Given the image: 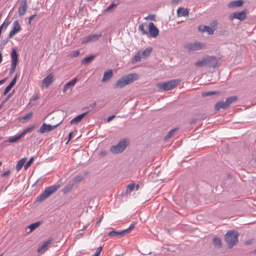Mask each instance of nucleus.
<instances>
[{"instance_id":"f03ea898","label":"nucleus","mask_w":256,"mask_h":256,"mask_svg":"<svg viewBox=\"0 0 256 256\" xmlns=\"http://www.w3.org/2000/svg\"><path fill=\"white\" fill-rule=\"evenodd\" d=\"M139 76L136 73L130 74L120 78L116 82L115 88H122L138 80Z\"/></svg>"},{"instance_id":"4468645a","label":"nucleus","mask_w":256,"mask_h":256,"mask_svg":"<svg viewBox=\"0 0 256 256\" xmlns=\"http://www.w3.org/2000/svg\"><path fill=\"white\" fill-rule=\"evenodd\" d=\"M60 124V122H59L56 124L52 126L50 124H47L45 123H44L40 128L38 132L40 134H44L52 131L53 130H54Z\"/></svg>"},{"instance_id":"5701e85b","label":"nucleus","mask_w":256,"mask_h":256,"mask_svg":"<svg viewBox=\"0 0 256 256\" xmlns=\"http://www.w3.org/2000/svg\"><path fill=\"white\" fill-rule=\"evenodd\" d=\"M244 4L242 0H234L229 2L228 4V8H235L242 6Z\"/></svg>"},{"instance_id":"a19ab883","label":"nucleus","mask_w":256,"mask_h":256,"mask_svg":"<svg viewBox=\"0 0 256 256\" xmlns=\"http://www.w3.org/2000/svg\"><path fill=\"white\" fill-rule=\"evenodd\" d=\"M34 158H32L24 165V168L26 170L33 162Z\"/></svg>"},{"instance_id":"39448f33","label":"nucleus","mask_w":256,"mask_h":256,"mask_svg":"<svg viewBox=\"0 0 256 256\" xmlns=\"http://www.w3.org/2000/svg\"><path fill=\"white\" fill-rule=\"evenodd\" d=\"M59 187V185H54L47 187L46 188L44 192L38 197V200L42 201L45 200L52 194L54 193Z\"/></svg>"},{"instance_id":"774afa93","label":"nucleus","mask_w":256,"mask_h":256,"mask_svg":"<svg viewBox=\"0 0 256 256\" xmlns=\"http://www.w3.org/2000/svg\"><path fill=\"white\" fill-rule=\"evenodd\" d=\"M255 252H256V249L255 250Z\"/></svg>"},{"instance_id":"8fccbe9b","label":"nucleus","mask_w":256,"mask_h":256,"mask_svg":"<svg viewBox=\"0 0 256 256\" xmlns=\"http://www.w3.org/2000/svg\"><path fill=\"white\" fill-rule=\"evenodd\" d=\"M10 90V88L8 86H7L4 92L3 95H4V96L6 95L9 92V91Z\"/></svg>"},{"instance_id":"cd10ccee","label":"nucleus","mask_w":256,"mask_h":256,"mask_svg":"<svg viewBox=\"0 0 256 256\" xmlns=\"http://www.w3.org/2000/svg\"><path fill=\"white\" fill-rule=\"evenodd\" d=\"M26 158H22L20 159L18 162L16 166V170L18 172L22 168V166L24 165V163L26 162Z\"/></svg>"},{"instance_id":"09e8293b","label":"nucleus","mask_w":256,"mask_h":256,"mask_svg":"<svg viewBox=\"0 0 256 256\" xmlns=\"http://www.w3.org/2000/svg\"><path fill=\"white\" fill-rule=\"evenodd\" d=\"M36 14H33V15H32L31 16H30V18H28V24H31V22H32V20L34 18V17L36 16Z\"/></svg>"},{"instance_id":"c85d7f7f","label":"nucleus","mask_w":256,"mask_h":256,"mask_svg":"<svg viewBox=\"0 0 256 256\" xmlns=\"http://www.w3.org/2000/svg\"><path fill=\"white\" fill-rule=\"evenodd\" d=\"M238 99L237 96H232L227 98L226 100V102L228 106H229L235 102Z\"/></svg>"},{"instance_id":"393cba45","label":"nucleus","mask_w":256,"mask_h":256,"mask_svg":"<svg viewBox=\"0 0 256 256\" xmlns=\"http://www.w3.org/2000/svg\"><path fill=\"white\" fill-rule=\"evenodd\" d=\"M228 107L226 101H220L216 102L214 106L215 110L216 111H218L220 108L226 109Z\"/></svg>"},{"instance_id":"864d4df0","label":"nucleus","mask_w":256,"mask_h":256,"mask_svg":"<svg viewBox=\"0 0 256 256\" xmlns=\"http://www.w3.org/2000/svg\"><path fill=\"white\" fill-rule=\"evenodd\" d=\"M10 171L6 172H4V173L2 174V176H3V177L6 176H8V174H10Z\"/></svg>"},{"instance_id":"4c0bfd02","label":"nucleus","mask_w":256,"mask_h":256,"mask_svg":"<svg viewBox=\"0 0 256 256\" xmlns=\"http://www.w3.org/2000/svg\"><path fill=\"white\" fill-rule=\"evenodd\" d=\"M17 76H15L10 84L8 86L10 89L14 86L16 83Z\"/></svg>"},{"instance_id":"1a4fd4ad","label":"nucleus","mask_w":256,"mask_h":256,"mask_svg":"<svg viewBox=\"0 0 256 256\" xmlns=\"http://www.w3.org/2000/svg\"><path fill=\"white\" fill-rule=\"evenodd\" d=\"M10 57L11 67L10 73V74H12L16 70V68L18 62V54H17L16 50L15 49L12 50L10 54Z\"/></svg>"},{"instance_id":"6e6d98bb","label":"nucleus","mask_w":256,"mask_h":256,"mask_svg":"<svg viewBox=\"0 0 256 256\" xmlns=\"http://www.w3.org/2000/svg\"><path fill=\"white\" fill-rule=\"evenodd\" d=\"M6 80V79H4L2 80H0V84H2Z\"/></svg>"},{"instance_id":"603ef678","label":"nucleus","mask_w":256,"mask_h":256,"mask_svg":"<svg viewBox=\"0 0 256 256\" xmlns=\"http://www.w3.org/2000/svg\"><path fill=\"white\" fill-rule=\"evenodd\" d=\"M72 134H73V132H70L69 133L68 139V140L66 143H68L71 140V139L72 138Z\"/></svg>"},{"instance_id":"680f3d73","label":"nucleus","mask_w":256,"mask_h":256,"mask_svg":"<svg viewBox=\"0 0 256 256\" xmlns=\"http://www.w3.org/2000/svg\"><path fill=\"white\" fill-rule=\"evenodd\" d=\"M8 26V24H7L6 26H5V28H7Z\"/></svg>"},{"instance_id":"7c9ffc66","label":"nucleus","mask_w":256,"mask_h":256,"mask_svg":"<svg viewBox=\"0 0 256 256\" xmlns=\"http://www.w3.org/2000/svg\"><path fill=\"white\" fill-rule=\"evenodd\" d=\"M40 224H41V222H40L33 223V224L29 225L28 226V228H30V232H32V231L34 230L36 228H38L40 226Z\"/></svg>"},{"instance_id":"2eb2a0df","label":"nucleus","mask_w":256,"mask_h":256,"mask_svg":"<svg viewBox=\"0 0 256 256\" xmlns=\"http://www.w3.org/2000/svg\"><path fill=\"white\" fill-rule=\"evenodd\" d=\"M102 36V34H92L84 38L82 40V44H85L88 42L96 41Z\"/></svg>"},{"instance_id":"f8f14e48","label":"nucleus","mask_w":256,"mask_h":256,"mask_svg":"<svg viewBox=\"0 0 256 256\" xmlns=\"http://www.w3.org/2000/svg\"><path fill=\"white\" fill-rule=\"evenodd\" d=\"M176 86V80H172L166 82L159 83L157 84V86L162 90H168L174 88Z\"/></svg>"},{"instance_id":"c9c22d12","label":"nucleus","mask_w":256,"mask_h":256,"mask_svg":"<svg viewBox=\"0 0 256 256\" xmlns=\"http://www.w3.org/2000/svg\"><path fill=\"white\" fill-rule=\"evenodd\" d=\"M22 136H21L20 134L18 136H12L9 138L8 142L11 143L14 142H17L18 140H19L20 138H21Z\"/></svg>"},{"instance_id":"f704fd0d","label":"nucleus","mask_w":256,"mask_h":256,"mask_svg":"<svg viewBox=\"0 0 256 256\" xmlns=\"http://www.w3.org/2000/svg\"><path fill=\"white\" fill-rule=\"evenodd\" d=\"M34 128V126L27 128L20 134L21 136H24L26 134L31 132Z\"/></svg>"},{"instance_id":"de8ad7c7","label":"nucleus","mask_w":256,"mask_h":256,"mask_svg":"<svg viewBox=\"0 0 256 256\" xmlns=\"http://www.w3.org/2000/svg\"><path fill=\"white\" fill-rule=\"evenodd\" d=\"M102 250V246L98 247L94 254H98V256H100V253L101 252Z\"/></svg>"},{"instance_id":"4be33fe9","label":"nucleus","mask_w":256,"mask_h":256,"mask_svg":"<svg viewBox=\"0 0 256 256\" xmlns=\"http://www.w3.org/2000/svg\"><path fill=\"white\" fill-rule=\"evenodd\" d=\"M78 79L76 78H74L70 82H67L64 86L63 92H66L68 90L72 89V88L75 85Z\"/></svg>"},{"instance_id":"0e129e2a","label":"nucleus","mask_w":256,"mask_h":256,"mask_svg":"<svg viewBox=\"0 0 256 256\" xmlns=\"http://www.w3.org/2000/svg\"><path fill=\"white\" fill-rule=\"evenodd\" d=\"M179 23H180V22H179V21L177 22V24H179Z\"/></svg>"},{"instance_id":"a211bd4d","label":"nucleus","mask_w":256,"mask_h":256,"mask_svg":"<svg viewBox=\"0 0 256 256\" xmlns=\"http://www.w3.org/2000/svg\"><path fill=\"white\" fill-rule=\"evenodd\" d=\"M54 80V76L52 74H49L42 81V86L48 88L52 82Z\"/></svg>"},{"instance_id":"7ed1b4c3","label":"nucleus","mask_w":256,"mask_h":256,"mask_svg":"<svg viewBox=\"0 0 256 256\" xmlns=\"http://www.w3.org/2000/svg\"><path fill=\"white\" fill-rule=\"evenodd\" d=\"M239 234L234 230L228 231L225 234L224 239L229 248H232L238 242Z\"/></svg>"},{"instance_id":"c756f323","label":"nucleus","mask_w":256,"mask_h":256,"mask_svg":"<svg viewBox=\"0 0 256 256\" xmlns=\"http://www.w3.org/2000/svg\"><path fill=\"white\" fill-rule=\"evenodd\" d=\"M218 94H220V92L216 91H208L202 92V96L203 97H206L211 96L212 95H214Z\"/></svg>"},{"instance_id":"3c124183","label":"nucleus","mask_w":256,"mask_h":256,"mask_svg":"<svg viewBox=\"0 0 256 256\" xmlns=\"http://www.w3.org/2000/svg\"><path fill=\"white\" fill-rule=\"evenodd\" d=\"M217 22L216 20L213 21L211 24V26L213 28H215L217 26Z\"/></svg>"},{"instance_id":"13d9d810","label":"nucleus","mask_w":256,"mask_h":256,"mask_svg":"<svg viewBox=\"0 0 256 256\" xmlns=\"http://www.w3.org/2000/svg\"><path fill=\"white\" fill-rule=\"evenodd\" d=\"M2 54L0 52V63L2 62Z\"/></svg>"},{"instance_id":"e433bc0d","label":"nucleus","mask_w":256,"mask_h":256,"mask_svg":"<svg viewBox=\"0 0 256 256\" xmlns=\"http://www.w3.org/2000/svg\"><path fill=\"white\" fill-rule=\"evenodd\" d=\"M83 178L84 177L82 176H78L74 179V184L80 182L83 180Z\"/></svg>"},{"instance_id":"6ab92c4d","label":"nucleus","mask_w":256,"mask_h":256,"mask_svg":"<svg viewBox=\"0 0 256 256\" xmlns=\"http://www.w3.org/2000/svg\"><path fill=\"white\" fill-rule=\"evenodd\" d=\"M27 3L26 0H23L21 2L18 8V15L21 16L24 15L27 10Z\"/></svg>"},{"instance_id":"ddd939ff","label":"nucleus","mask_w":256,"mask_h":256,"mask_svg":"<svg viewBox=\"0 0 256 256\" xmlns=\"http://www.w3.org/2000/svg\"><path fill=\"white\" fill-rule=\"evenodd\" d=\"M22 28L18 20H14L12 24V29L9 33V38H12L16 34L20 32Z\"/></svg>"},{"instance_id":"49530a36","label":"nucleus","mask_w":256,"mask_h":256,"mask_svg":"<svg viewBox=\"0 0 256 256\" xmlns=\"http://www.w3.org/2000/svg\"><path fill=\"white\" fill-rule=\"evenodd\" d=\"M116 4H110L106 9V11H110V10L112 8H114L116 7Z\"/></svg>"},{"instance_id":"423d86ee","label":"nucleus","mask_w":256,"mask_h":256,"mask_svg":"<svg viewBox=\"0 0 256 256\" xmlns=\"http://www.w3.org/2000/svg\"><path fill=\"white\" fill-rule=\"evenodd\" d=\"M206 45L203 43L195 42L194 43L187 44L185 48L187 49L189 54H194L195 52L204 49Z\"/></svg>"},{"instance_id":"a18cd8bd","label":"nucleus","mask_w":256,"mask_h":256,"mask_svg":"<svg viewBox=\"0 0 256 256\" xmlns=\"http://www.w3.org/2000/svg\"><path fill=\"white\" fill-rule=\"evenodd\" d=\"M80 54V52L78 50H75L74 52H73L72 54H71V56L72 57H76L77 56H78V55Z\"/></svg>"},{"instance_id":"72a5a7b5","label":"nucleus","mask_w":256,"mask_h":256,"mask_svg":"<svg viewBox=\"0 0 256 256\" xmlns=\"http://www.w3.org/2000/svg\"><path fill=\"white\" fill-rule=\"evenodd\" d=\"M139 30L142 32L143 34H148L146 30V24H142L139 26Z\"/></svg>"},{"instance_id":"f3484780","label":"nucleus","mask_w":256,"mask_h":256,"mask_svg":"<svg viewBox=\"0 0 256 256\" xmlns=\"http://www.w3.org/2000/svg\"><path fill=\"white\" fill-rule=\"evenodd\" d=\"M52 241V239L50 238L44 242L42 246L38 249V252L40 254H44L48 250Z\"/></svg>"},{"instance_id":"473e14b6","label":"nucleus","mask_w":256,"mask_h":256,"mask_svg":"<svg viewBox=\"0 0 256 256\" xmlns=\"http://www.w3.org/2000/svg\"><path fill=\"white\" fill-rule=\"evenodd\" d=\"M94 58V56H89L86 57L82 60V63L84 64H87L90 62L92 61Z\"/></svg>"},{"instance_id":"6e6552de","label":"nucleus","mask_w":256,"mask_h":256,"mask_svg":"<svg viewBox=\"0 0 256 256\" xmlns=\"http://www.w3.org/2000/svg\"><path fill=\"white\" fill-rule=\"evenodd\" d=\"M135 224H132L129 226L128 228L122 230L120 232H116L115 230H112L108 233V236L112 237V236H123L125 234H128L134 228Z\"/></svg>"},{"instance_id":"20e7f679","label":"nucleus","mask_w":256,"mask_h":256,"mask_svg":"<svg viewBox=\"0 0 256 256\" xmlns=\"http://www.w3.org/2000/svg\"><path fill=\"white\" fill-rule=\"evenodd\" d=\"M59 187V185H54L47 187L46 188L44 192L38 197V200L42 201L45 200L52 194L54 193Z\"/></svg>"},{"instance_id":"9d476101","label":"nucleus","mask_w":256,"mask_h":256,"mask_svg":"<svg viewBox=\"0 0 256 256\" xmlns=\"http://www.w3.org/2000/svg\"><path fill=\"white\" fill-rule=\"evenodd\" d=\"M126 146V141L125 140L120 141L116 146H112L110 150L114 153L118 154L124 150Z\"/></svg>"},{"instance_id":"338daca9","label":"nucleus","mask_w":256,"mask_h":256,"mask_svg":"<svg viewBox=\"0 0 256 256\" xmlns=\"http://www.w3.org/2000/svg\"><path fill=\"white\" fill-rule=\"evenodd\" d=\"M2 137H0V140H2Z\"/></svg>"},{"instance_id":"f257e3e1","label":"nucleus","mask_w":256,"mask_h":256,"mask_svg":"<svg viewBox=\"0 0 256 256\" xmlns=\"http://www.w3.org/2000/svg\"><path fill=\"white\" fill-rule=\"evenodd\" d=\"M222 63V59L220 57L207 55L203 56L201 60L195 62L196 67H206L207 68L215 69L219 67Z\"/></svg>"},{"instance_id":"e2e57ef3","label":"nucleus","mask_w":256,"mask_h":256,"mask_svg":"<svg viewBox=\"0 0 256 256\" xmlns=\"http://www.w3.org/2000/svg\"><path fill=\"white\" fill-rule=\"evenodd\" d=\"M2 165V162H0V166H1Z\"/></svg>"},{"instance_id":"412c9836","label":"nucleus","mask_w":256,"mask_h":256,"mask_svg":"<svg viewBox=\"0 0 256 256\" xmlns=\"http://www.w3.org/2000/svg\"><path fill=\"white\" fill-rule=\"evenodd\" d=\"M198 30L202 32H207L209 34H212L215 28H212L209 26L201 25L198 26Z\"/></svg>"},{"instance_id":"ea45409f","label":"nucleus","mask_w":256,"mask_h":256,"mask_svg":"<svg viewBox=\"0 0 256 256\" xmlns=\"http://www.w3.org/2000/svg\"><path fill=\"white\" fill-rule=\"evenodd\" d=\"M17 76H15L10 84L8 86L10 89L14 86L16 83Z\"/></svg>"},{"instance_id":"b1692460","label":"nucleus","mask_w":256,"mask_h":256,"mask_svg":"<svg viewBox=\"0 0 256 256\" xmlns=\"http://www.w3.org/2000/svg\"><path fill=\"white\" fill-rule=\"evenodd\" d=\"M88 114V112H86L83 113L81 114L78 116H77L74 118L72 120L70 121V124H76L79 122H80L82 119L87 114Z\"/></svg>"},{"instance_id":"2f4dec72","label":"nucleus","mask_w":256,"mask_h":256,"mask_svg":"<svg viewBox=\"0 0 256 256\" xmlns=\"http://www.w3.org/2000/svg\"><path fill=\"white\" fill-rule=\"evenodd\" d=\"M134 188L135 184H128L126 190V194H130L134 190Z\"/></svg>"},{"instance_id":"bf43d9fd","label":"nucleus","mask_w":256,"mask_h":256,"mask_svg":"<svg viewBox=\"0 0 256 256\" xmlns=\"http://www.w3.org/2000/svg\"><path fill=\"white\" fill-rule=\"evenodd\" d=\"M4 24H4V23H3V24H2L0 26V27H2V28H3L4 26Z\"/></svg>"},{"instance_id":"58836bf2","label":"nucleus","mask_w":256,"mask_h":256,"mask_svg":"<svg viewBox=\"0 0 256 256\" xmlns=\"http://www.w3.org/2000/svg\"><path fill=\"white\" fill-rule=\"evenodd\" d=\"M17 76H15L10 84L8 86L10 89L14 86L16 83Z\"/></svg>"},{"instance_id":"aec40b11","label":"nucleus","mask_w":256,"mask_h":256,"mask_svg":"<svg viewBox=\"0 0 256 256\" xmlns=\"http://www.w3.org/2000/svg\"><path fill=\"white\" fill-rule=\"evenodd\" d=\"M188 14L189 10L187 8L180 7L177 9V16L178 17L188 16Z\"/></svg>"},{"instance_id":"4d7b16f0","label":"nucleus","mask_w":256,"mask_h":256,"mask_svg":"<svg viewBox=\"0 0 256 256\" xmlns=\"http://www.w3.org/2000/svg\"><path fill=\"white\" fill-rule=\"evenodd\" d=\"M136 190H138L140 188V185L139 184H136Z\"/></svg>"},{"instance_id":"5fc2aeb1","label":"nucleus","mask_w":256,"mask_h":256,"mask_svg":"<svg viewBox=\"0 0 256 256\" xmlns=\"http://www.w3.org/2000/svg\"><path fill=\"white\" fill-rule=\"evenodd\" d=\"M115 117V116L114 115H112L110 117H108V118H107V121L108 122H110V120H112Z\"/></svg>"},{"instance_id":"79ce46f5","label":"nucleus","mask_w":256,"mask_h":256,"mask_svg":"<svg viewBox=\"0 0 256 256\" xmlns=\"http://www.w3.org/2000/svg\"><path fill=\"white\" fill-rule=\"evenodd\" d=\"M176 132V129L175 128H174L172 130H170L168 133V134L167 136H166L165 139L166 140V139H168L169 138H170L172 135H173V134H174V132Z\"/></svg>"},{"instance_id":"69168bd1","label":"nucleus","mask_w":256,"mask_h":256,"mask_svg":"<svg viewBox=\"0 0 256 256\" xmlns=\"http://www.w3.org/2000/svg\"><path fill=\"white\" fill-rule=\"evenodd\" d=\"M176 82H177V84H178V80H177Z\"/></svg>"},{"instance_id":"052dcab7","label":"nucleus","mask_w":256,"mask_h":256,"mask_svg":"<svg viewBox=\"0 0 256 256\" xmlns=\"http://www.w3.org/2000/svg\"><path fill=\"white\" fill-rule=\"evenodd\" d=\"M92 256H99L94 254L93 255H92Z\"/></svg>"},{"instance_id":"a878e982","label":"nucleus","mask_w":256,"mask_h":256,"mask_svg":"<svg viewBox=\"0 0 256 256\" xmlns=\"http://www.w3.org/2000/svg\"><path fill=\"white\" fill-rule=\"evenodd\" d=\"M112 76L113 72L112 70H108V71L104 72L102 81V82H106L110 79Z\"/></svg>"},{"instance_id":"c03bdc74","label":"nucleus","mask_w":256,"mask_h":256,"mask_svg":"<svg viewBox=\"0 0 256 256\" xmlns=\"http://www.w3.org/2000/svg\"><path fill=\"white\" fill-rule=\"evenodd\" d=\"M32 112H30L29 114H26L24 116L22 117L21 119L23 120H28L31 118V117L32 116Z\"/></svg>"},{"instance_id":"37998d69","label":"nucleus","mask_w":256,"mask_h":256,"mask_svg":"<svg viewBox=\"0 0 256 256\" xmlns=\"http://www.w3.org/2000/svg\"><path fill=\"white\" fill-rule=\"evenodd\" d=\"M73 187V184H69L66 185L64 188V192H66L70 190Z\"/></svg>"},{"instance_id":"9b49d317","label":"nucleus","mask_w":256,"mask_h":256,"mask_svg":"<svg viewBox=\"0 0 256 256\" xmlns=\"http://www.w3.org/2000/svg\"><path fill=\"white\" fill-rule=\"evenodd\" d=\"M246 12L247 10L246 8L241 12H236L230 15V18L231 20L238 19L240 21H242L246 18Z\"/></svg>"},{"instance_id":"0eeeda50","label":"nucleus","mask_w":256,"mask_h":256,"mask_svg":"<svg viewBox=\"0 0 256 256\" xmlns=\"http://www.w3.org/2000/svg\"><path fill=\"white\" fill-rule=\"evenodd\" d=\"M152 48H148L143 51L138 52L132 58V62L134 63L139 62L142 58L148 57L152 52Z\"/></svg>"},{"instance_id":"bb28decb","label":"nucleus","mask_w":256,"mask_h":256,"mask_svg":"<svg viewBox=\"0 0 256 256\" xmlns=\"http://www.w3.org/2000/svg\"><path fill=\"white\" fill-rule=\"evenodd\" d=\"M212 244L214 247L220 248L222 246L221 239L218 238H214L212 240Z\"/></svg>"},{"instance_id":"dca6fc26","label":"nucleus","mask_w":256,"mask_h":256,"mask_svg":"<svg viewBox=\"0 0 256 256\" xmlns=\"http://www.w3.org/2000/svg\"><path fill=\"white\" fill-rule=\"evenodd\" d=\"M148 34L152 38H156L159 34L158 28L155 26L154 24L150 22L148 24Z\"/></svg>"}]
</instances>
